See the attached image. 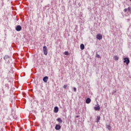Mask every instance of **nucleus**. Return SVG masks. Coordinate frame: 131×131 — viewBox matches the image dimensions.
I'll return each mask as SVG.
<instances>
[{"instance_id": "obj_12", "label": "nucleus", "mask_w": 131, "mask_h": 131, "mask_svg": "<svg viewBox=\"0 0 131 131\" xmlns=\"http://www.w3.org/2000/svg\"><path fill=\"white\" fill-rule=\"evenodd\" d=\"M4 59V60H8V59H10V57L9 55H5Z\"/></svg>"}, {"instance_id": "obj_13", "label": "nucleus", "mask_w": 131, "mask_h": 131, "mask_svg": "<svg viewBox=\"0 0 131 131\" xmlns=\"http://www.w3.org/2000/svg\"><path fill=\"white\" fill-rule=\"evenodd\" d=\"M80 49H81V50H84V45L81 44L80 45Z\"/></svg>"}, {"instance_id": "obj_11", "label": "nucleus", "mask_w": 131, "mask_h": 131, "mask_svg": "<svg viewBox=\"0 0 131 131\" xmlns=\"http://www.w3.org/2000/svg\"><path fill=\"white\" fill-rule=\"evenodd\" d=\"M57 121H58V122H59V123H62V119H61V118H58L57 119Z\"/></svg>"}, {"instance_id": "obj_7", "label": "nucleus", "mask_w": 131, "mask_h": 131, "mask_svg": "<svg viewBox=\"0 0 131 131\" xmlns=\"http://www.w3.org/2000/svg\"><path fill=\"white\" fill-rule=\"evenodd\" d=\"M58 111H59V108L58 107V106H55L54 107V113H58Z\"/></svg>"}, {"instance_id": "obj_4", "label": "nucleus", "mask_w": 131, "mask_h": 131, "mask_svg": "<svg viewBox=\"0 0 131 131\" xmlns=\"http://www.w3.org/2000/svg\"><path fill=\"white\" fill-rule=\"evenodd\" d=\"M21 29H22V27H21V26L20 25L17 26L15 28V30H16V31H21Z\"/></svg>"}, {"instance_id": "obj_23", "label": "nucleus", "mask_w": 131, "mask_h": 131, "mask_svg": "<svg viewBox=\"0 0 131 131\" xmlns=\"http://www.w3.org/2000/svg\"><path fill=\"white\" fill-rule=\"evenodd\" d=\"M114 93H116V91H114Z\"/></svg>"}, {"instance_id": "obj_19", "label": "nucleus", "mask_w": 131, "mask_h": 131, "mask_svg": "<svg viewBox=\"0 0 131 131\" xmlns=\"http://www.w3.org/2000/svg\"><path fill=\"white\" fill-rule=\"evenodd\" d=\"M63 88V89H67V85H64Z\"/></svg>"}, {"instance_id": "obj_5", "label": "nucleus", "mask_w": 131, "mask_h": 131, "mask_svg": "<svg viewBox=\"0 0 131 131\" xmlns=\"http://www.w3.org/2000/svg\"><path fill=\"white\" fill-rule=\"evenodd\" d=\"M100 109H101V107H100V105H99V104H98L97 106L94 107V110H95V111H99Z\"/></svg>"}, {"instance_id": "obj_15", "label": "nucleus", "mask_w": 131, "mask_h": 131, "mask_svg": "<svg viewBox=\"0 0 131 131\" xmlns=\"http://www.w3.org/2000/svg\"><path fill=\"white\" fill-rule=\"evenodd\" d=\"M106 128L108 130H110L111 129V126H110V125H106Z\"/></svg>"}, {"instance_id": "obj_9", "label": "nucleus", "mask_w": 131, "mask_h": 131, "mask_svg": "<svg viewBox=\"0 0 131 131\" xmlns=\"http://www.w3.org/2000/svg\"><path fill=\"white\" fill-rule=\"evenodd\" d=\"M91 98H87L86 99V104H90V103H91Z\"/></svg>"}, {"instance_id": "obj_6", "label": "nucleus", "mask_w": 131, "mask_h": 131, "mask_svg": "<svg viewBox=\"0 0 131 131\" xmlns=\"http://www.w3.org/2000/svg\"><path fill=\"white\" fill-rule=\"evenodd\" d=\"M61 129V126L59 124H56L55 126V129H56V130H59V129Z\"/></svg>"}, {"instance_id": "obj_3", "label": "nucleus", "mask_w": 131, "mask_h": 131, "mask_svg": "<svg viewBox=\"0 0 131 131\" xmlns=\"http://www.w3.org/2000/svg\"><path fill=\"white\" fill-rule=\"evenodd\" d=\"M96 38L97 39H99V40H101L103 38V36L101 34H98L96 35Z\"/></svg>"}, {"instance_id": "obj_10", "label": "nucleus", "mask_w": 131, "mask_h": 131, "mask_svg": "<svg viewBox=\"0 0 131 131\" xmlns=\"http://www.w3.org/2000/svg\"><path fill=\"white\" fill-rule=\"evenodd\" d=\"M101 119V117L100 116H97L96 119V122H100V120Z\"/></svg>"}, {"instance_id": "obj_17", "label": "nucleus", "mask_w": 131, "mask_h": 131, "mask_svg": "<svg viewBox=\"0 0 131 131\" xmlns=\"http://www.w3.org/2000/svg\"><path fill=\"white\" fill-rule=\"evenodd\" d=\"M127 10L129 12V13H130V14L131 13V8H130V7H128Z\"/></svg>"}, {"instance_id": "obj_8", "label": "nucleus", "mask_w": 131, "mask_h": 131, "mask_svg": "<svg viewBox=\"0 0 131 131\" xmlns=\"http://www.w3.org/2000/svg\"><path fill=\"white\" fill-rule=\"evenodd\" d=\"M48 79H49V77H48V76H46L43 78V81L44 82H48Z\"/></svg>"}, {"instance_id": "obj_20", "label": "nucleus", "mask_w": 131, "mask_h": 131, "mask_svg": "<svg viewBox=\"0 0 131 131\" xmlns=\"http://www.w3.org/2000/svg\"><path fill=\"white\" fill-rule=\"evenodd\" d=\"M124 12L125 13H126V12H127V9L125 8L124 10Z\"/></svg>"}, {"instance_id": "obj_16", "label": "nucleus", "mask_w": 131, "mask_h": 131, "mask_svg": "<svg viewBox=\"0 0 131 131\" xmlns=\"http://www.w3.org/2000/svg\"><path fill=\"white\" fill-rule=\"evenodd\" d=\"M64 55L68 56L69 55V52L68 51L64 52Z\"/></svg>"}, {"instance_id": "obj_1", "label": "nucleus", "mask_w": 131, "mask_h": 131, "mask_svg": "<svg viewBox=\"0 0 131 131\" xmlns=\"http://www.w3.org/2000/svg\"><path fill=\"white\" fill-rule=\"evenodd\" d=\"M43 52L44 55H45L46 56L48 55V48L47 47V46H43Z\"/></svg>"}, {"instance_id": "obj_14", "label": "nucleus", "mask_w": 131, "mask_h": 131, "mask_svg": "<svg viewBox=\"0 0 131 131\" xmlns=\"http://www.w3.org/2000/svg\"><path fill=\"white\" fill-rule=\"evenodd\" d=\"M114 58V60H115V61H118V59H119L118 56H115Z\"/></svg>"}, {"instance_id": "obj_21", "label": "nucleus", "mask_w": 131, "mask_h": 131, "mask_svg": "<svg viewBox=\"0 0 131 131\" xmlns=\"http://www.w3.org/2000/svg\"><path fill=\"white\" fill-rule=\"evenodd\" d=\"M74 92H76V88L74 87L73 88Z\"/></svg>"}, {"instance_id": "obj_18", "label": "nucleus", "mask_w": 131, "mask_h": 131, "mask_svg": "<svg viewBox=\"0 0 131 131\" xmlns=\"http://www.w3.org/2000/svg\"><path fill=\"white\" fill-rule=\"evenodd\" d=\"M96 58H101V57L100 56V55H99L98 53H96Z\"/></svg>"}, {"instance_id": "obj_2", "label": "nucleus", "mask_w": 131, "mask_h": 131, "mask_svg": "<svg viewBox=\"0 0 131 131\" xmlns=\"http://www.w3.org/2000/svg\"><path fill=\"white\" fill-rule=\"evenodd\" d=\"M124 63H126V65H128L129 64V59L127 57H125L123 59Z\"/></svg>"}, {"instance_id": "obj_22", "label": "nucleus", "mask_w": 131, "mask_h": 131, "mask_svg": "<svg viewBox=\"0 0 131 131\" xmlns=\"http://www.w3.org/2000/svg\"><path fill=\"white\" fill-rule=\"evenodd\" d=\"M127 21H128V22H129V21H130V19H129V18L127 19Z\"/></svg>"}]
</instances>
